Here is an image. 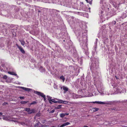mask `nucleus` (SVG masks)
<instances>
[{"label": "nucleus", "mask_w": 127, "mask_h": 127, "mask_svg": "<svg viewBox=\"0 0 127 127\" xmlns=\"http://www.w3.org/2000/svg\"><path fill=\"white\" fill-rule=\"evenodd\" d=\"M93 109H94L93 111H97L98 110V108H94Z\"/></svg>", "instance_id": "nucleus-17"}, {"label": "nucleus", "mask_w": 127, "mask_h": 127, "mask_svg": "<svg viewBox=\"0 0 127 127\" xmlns=\"http://www.w3.org/2000/svg\"><path fill=\"white\" fill-rule=\"evenodd\" d=\"M41 114L39 112H38L36 113V116L38 117H39L40 116Z\"/></svg>", "instance_id": "nucleus-16"}, {"label": "nucleus", "mask_w": 127, "mask_h": 127, "mask_svg": "<svg viewBox=\"0 0 127 127\" xmlns=\"http://www.w3.org/2000/svg\"><path fill=\"white\" fill-rule=\"evenodd\" d=\"M8 73L9 74H10L14 75H15V76H16L17 75V74H16L14 72H8Z\"/></svg>", "instance_id": "nucleus-7"}, {"label": "nucleus", "mask_w": 127, "mask_h": 127, "mask_svg": "<svg viewBox=\"0 0 127 127\" xmlns=\"http://www.w3.org/2000/svg\"><path fill=\"white\" fill-rule=\"evenodd\" d=\"M4 103H5V104H7V103L5 102Z\"/></svg>", "instance_id": "nucleus-35"}, {"label": "nucleus", "mask_w": 127, "mask_h": 127, "mask_svg": "<svg viewBox=\"0 0 127 127\" xmlns=\"http://www.w3.org/2000/svg\"><path fill=\"white\" fill-rule=\"evenodd\" d=\"M115 77H116V78H117V76H115Z\"/></svg>", "instance_id": "nucleus-37"}, {"label": "nucleus", "mask_w": 127, "mask_h": 127, "mask_svg": "<svg viewBox=\"0 0 127 127\" xmlns=\"http://www.w3.org/2000/svg\"><path fill=\"white\" fill-rule=\"evenodd\" d=\"M44 99V100L45 101H46V96H44V97H43Z\"/></svg>", "instance_id": "nucleus-27"}, {"label": "nucleus", "mask_w": 127, "mask_h": 127, "mask_svg": "<svg viewBox=\"0 0 127 127\" xmlns=\"http://www.w3.org/2000/svg\"><path fill=\"white\" fill-rule=\"evenodd\" d=\"M63 89L64 91V94L66 92L68 91V88L65 87H63Z\"/></svg>", "instance_id": "nucleus-4"}, {"label": "nucleus", "mask_w": 127, "mask_h": 127, "mask_svg": "<svg viewBox=\"0 0 127 127\" xmlns=\"http://www.w3.org/2000/svg\"><path fill=\"white\" fill-rule=\"evenodd\" d=\"M93 103H97V101L93 102Z\"/></svg>", "instance_id": "nucleus-28"}, {"label": "nucleus", "mask_w": 127, "mask_h": 127, "mask_svg": "<svg viewBox=\"0 0 127 127\" xmlns=\"http://www.w3.org/2000/svg\"><path fill=\"white\" fill-rule=\"evenodd\" d=\"M63 101L61 100H59L58 101V102L59 103H63Z\"/></svg>", "instance_id": "nucleus-20"}, {"label": "nucleus", "mask_w": 127, "mask_h": 127, "mask_svg": "<svg viewBox=\"0 0 127 127\" xmlns=\"http://www.w3.org/2000/svg\"><path fill=\"white\" fill-rule=\"evenodd\" d=\"M47 97L48 98V100L51 103H52L51 102V100H52V99H51V98L50 97V96H47Z\"/></svg>", "instance_id": "nucleus-9"}, {"label": "nucleus", "mask_w": 127, "mask_h": 127, "mask_svg": "<svg viewBox=\"0 0 127 127\" xmlns=\"http://www.w3.org/2000/svg\"><path fill=\"white\" fill-rule=\"evenodd\" d=\"M2 113L1 112H0V115H2Z\"/></svg>", "instance_id": "nucleus-31"}, {"label": "nucleus", "mask_w": 127, "mask_h": 127, "mask_svg": "<svg viewBox=\"0 0 127 127\" xmlns=\"http://www.w3.org/2000/svg\"><path fill=\"white\" fill-rule=\"evenodd\" d=\"M69 124V122H67L66 123H65L63 124L62 125H61L60 126V127H63L65 126L68 125Z\"/></svg>", "instance_id": "nucleus-5"}, {"label": "nucleus", "mask_w": 127, "mask_h": 127, "mask_svg": "<svg viewBox=\"0 0 127 127\" xmlns=\"http://www.w3.org/2000/svg\"><path fill=\"white\" fill-rule=\"evenodd\" d=\"M86 0V1H87H87H88V0Z\"/></svg>", "instance_id": "nucleus-36"}, {"label": "nucleus", "mask_w": 127, "mask_h": 127, "mask_svg": "<svg viewBox=\"0 0 127 127\" xmlns=\"http://www.w3.org/2000/svg\"><path fill=\"white\" fill-rule=\"evenodd\" d=\"M65 116V114L64 113H62L60 114V117L62 118H63Z\"/></svg>", "instance_id": "nucleus-11"}, {"label": "nucleus", "mask_w": 127, "mask_h": 127, "mask_svg": "<svg viewBox=\"0 0 127 127\" xmlns=\"http://www.w3.org/2000/svg\"><path fill=\"white\" fill-rule=\"evenodd\" d=\"M55 112V110L53 109L50 112V113H54Z\"/></svg>", "instance_id": "nucleus-22"}, {"label": "nucleus", "mask_w": 127, "mask_h": 127, "mask_svg": "<svg viewBox=\"0 0 127 127\" xmlns=\"http://www.w3.org/2000/svg\"><path fill=\"white\" fill-rule=\"evenodd\" d=\"M36 102L35 101H33L30 104L31 105L33 104H36Z\"/></svg>", "instance_id": "nucleus-21"}, {"label": "nucleus", "mask_w": 127, "mask_h": 127, "mask_svg": "<svg viewBox=\"0 0 127 127\" xmlns=\"http://www.w3.org/2000/svg\"><path fill=\"white\" fill-rule=\"evenodd\" d=\"M112 23L113 24H114L115 25L116 23V22L115 21H113L112 22Z\"/></svg>", "instance_id": "nucleus-26"}, {"label": "nucleus", "mask_w": 127, "mask_h": 127, "mask_svg": "<svg viewBox=\"0 0 127 127\" xmlns=\"http://www.w3.org/2000/svg\"><path fill=\"white\" fill-rule=\"evenodd\" d=\"M51 102H54L55 103H56L58 102V101H55L54 99H52V100H51Z\"/></svg>", "instance_id": "nucleus-18"}, {"label": "nucleus", "mask_w": 127, "mask_h": 127, "mask_svg": "<svg viewBox=\"0 0 127 127\" xmlns=\"http://www.w3.org/2000/svg\"><path fill=\"white\" fill-rule=\"evenodd\" d=\"M35 112V110L34 109H32L31 110H30V111L29 112L28 114H30L32 113H34Z\"/></svg>", "instance_id": "nucleus-6"}, {"label": "nucleus", "mask_w": 127, "mask_h": 127, "mask_svg": "<svg viewBox=\"0 0 127 127\" xmlns=\"http://www.w3.org/2000/svg\"><path fill=\"white\" fill-rule=\"evenodd\" d=\"M21 88L23 90H24L26 91H29L31 90V89H29V88H26L22 87H21Z\"/></svg>", "instance_id": "nucleus-3"}, {"label": "nucleus", "mask_w": 127, "mask_h": 127, "mask_svg": "<svg viewBox=\"0 0 127 127\" xmlns=\"http://www.w3.org/2000/svg\"><path fill=\"white\" fill-rule=\"evenodd\" d=\"M43 126H43V125H42L41 126V127H43Z\"/></svg>", "instance_id": "nucleus-32"}, {"label": "nucleus", "mask_w": 127, "mask_h": 127, "mask_svg": "<svg viewBox=\"0 0 127 127\" xmlns=\"http://www.w3.org/2000/svg\"><path fill=\"white\" fill-rule=\"evenodd\" d=\"M19 40L20 41V42L21 43V44L23 45L24 46V44H25V41L23 40Z\"/></svg>", "instance_id": "nucleus-8"}, {"label": "nucleus", "mask_w": 127, "mask_h": 127, "mask_svg": "<svg viewBox=\"0 0 127 127\" xmlns=\"http://www.w3.org/2000/svg\"><path fill=\"white\" fill-rule=\"evenodd\" d=\"M19 98L20 99H24L25 98V97L24 96H20Z\"/></svg>", "instance_id": "nucleus-25"}, {"label": "nucleus", "mask_w": 127, "mask_h": 127, "mask_svg": "<svg viewBox=\"0 0 127 127\" xmlns=\"http://www.w3.org/2000/svg\"><path fill=\"white\" fill-rule=\"evenodd\" d=\"M34 93L37 95H40L43 97H44V96H45V95H44L43 93H41L39 92L35 91Z\"/></svg>", "instance_id": "nucleus-1"}, {"label": "nucleus", "mask_w": 127, "mask_h": 127, "mask_svg": "<svg viewBox=\"0 0 127 127\" xmlns=\"http://www.w3.org/2000/svg\"><path fill=\"white\" fill-rule=\"evenodd\" d=\"M68 103V102L67 101H63V103L65 104H66Z\"/></svg>", "instance_id": "nucleus-23"}, {"label": "nucleus", "mask_w": 127, "mask_h": 127, "mask_svg": "<svg viewBox=\"0 0 127 127\" xmlns=\"http://www.w3.org/2000/svg\"><path fill=\"white\" fill-rule=\"evenodd\" d=\"M60 78L61 79H62L63 80V82L65 80V78H64V76H61Z\"/></svg>", "instance_id": "nucleus-19"}, {"label": "nucleus", "mask_w": 127, "mask_h": 127, "mask_svg": "<svg viewBox=\"0 0 127 127\" xmlns=\"http://www.w3.org/2000/svg\"><path fill=\"white\" fill-rule=\"evenodd\" d=\"M28 102V101H21L20 102V103L23 104H25L27 103Z\"/></svg>", "instance_id": "nucleus-14"}, {"label": "nucleus", "mask_w": 127, "mask_h": 127, "mask_svg": "<svg viewBox=\"0 0 127 127\" xmlns=\"http://www.w3.org/2000/svg\"><path fill=\"white\" fill-rule=\"evenodd\" d=\"M16 46L18 47L19 48V49L20 50V51L22 53L24 54L25 53V51L23 49V48H22L21 46H19L18 44H16Z\"/></svg>", "instance_id": "nucleus-2"}, {"label": "nucleus", "mask_w": 127, "mask_h": 127, "mask_svg": "<svg viewBox=\"0 0 127 127\" xmlns=\"http://www.w3.org/2000/svg\"><path fill=\"white\" fill-rule=\"evenodd\" d=\"M7 76H6V75H4L3 76V78L4 79H6L7 78Z\"/></svg>", "instance_id": "nucleus-24"}, {"label": "nucleus", "mask_w": 127, "mask_h": 127, "mask_svg": "<svg viewBox=\"0 0 127 127\" xmlns=\"http://www.w3.org/2000/svg\"><path fill=\"white\" fill-rule=\"evenodd\" d=\"M97 103L99 104H104L105 103L104 102L101 101H97Z\"/></svg>", "instance_id": "nucleus-12"}, {"label": "nucleus", "mask_w": 127, "mask_h": 127, "mask_svg": "<svg viewBox=\"0 0 127 127\" xmlns=\"http://www.w3.org/2000/svg\"><path fill=\"white\" fill-rule=\"evenodd\" d=\"M40 123L39 122L38 123H37L35 124L34 125V127H38L39 126V124H40Z\"/></svg>", "instance_id": "nucleus-13"}, {"label": "nucleus", "mask_w": 127, "mask_h": 127, "mask_svg": "<svg viewBox=\"0 0 127 127\" xmlns=\"http://www.w3.org/2000/svg\"><path fill=\"white\" fill-rule=\"evenodd\" d=\"M65 114V115H69V113H64Z\"/></svg>", "instance_id": "nucleus-29"}, {"label": "nucleus", "mask_w": 127, "mask_h": 127, "mask_svg": "<svg viewBox=\"0 0 127 127\" xmlns=\"http://www.w3.org/2000/svg\"><path fill=\"white\" fill-rule=\"evenodd\" d=\"M24 109L25 110L29 112L31 110L30 108H25Z\"/></svg>", "instance_id": "nucleus-10"}, {"label": "nucleus", "mask_w": 127, "mask_h": 127, "mask_svg": "<svg viewBox=\"0 0 127 127\" xmlns=\"http://www.w3.org/2000/svg\"><path fill=\"white\" fill-rule=\"evenodd\" d=\"M116 109V108H113V109H112L114 110H115Z\"/></svg>", "instance_id": "nucleus-30"}, {"label": "nucleus", "mask_w": 127, "mask_h": 127, "mask_svg": "<svg viewBox=\"0 0 127 127\" xmlns=\"http://www.w3.org/2000/svg\"><path fill=\"white\" fill-rule=\"evenodd\" d=\"M38 12H40V11L39 10L38 11Z\"/></svg>", "instance_id": "nucleus-34"}, {"label": "nucleus", "mask_w": 127, "mask_h": 127, "mask_svg": "<svg viewBox=\"0 0 127 127\" xmlns=\"http://www.w3.org/2000/svg\"><path fill=\"white\" fill-rule=\"evenodd\" d=\"M62 106L61 105H59L57 106V107H55V108L56 109H59L61 108Z\"/></svg>", "instance_id": "nucleus-15"}, {"label": "nucleus", "mask_w": 127, "mask_h": 127, "mask_svg": "<svg viewBox=\"0 0 127 127\" xmlns=\"http://www.w3.org/2000/svg\"><path fill=\"white\" fill-rule=\"evenodd\" d=\"M85 127H88L87 126H85Z\"/></svg>", "instance_id": "nucleus-33"}]
</instances>
